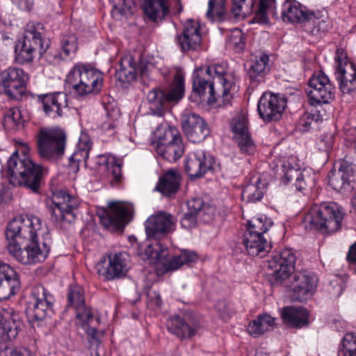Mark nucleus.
<instances>
[{"label":"nucleus","instance_id":"1","mask_svg":"<svg viewBox=\"0 0 356 356\" xmlns=\"http://www.w3.org/2000/svg\"><path fill=\"white\" fill-rule=\"evenodd\" d=\"M5 235L9 254L23 265L42 262L49 253V233L37 216L15 217L8 223Z\"/></svg>","mask_w":356,"mask_h":356},{"label":"nucleus","instance_id":"2","mask_svg":"<svg viewBox=\"0 0 356 356\" xmlns=\"http://www.w3.org/2000/svg\"><path fill=\"white\" fill-rule=\"evenodd\" d=\"M237 91L236 78L227 64L200 67L193 72V92L201 98L207 97L209 105H229Z\"/></svg>","mask_w":356,"mask_h":356},{"label":"nucleus","instance_id":"3","mask_svg":"<svg viewBox=\"0 0 356 356\" xmlns=\"http://www.w3.org/2000/svg\"><path fill=\"white\" fill-rule=\"evenodd\" d=\"M296 252L285 248L273 255L268 261V267L273 270L276 282L289 287L293 291V298L302 302L311 298L316 291L318 277L309 270H294Z\"/></svg>","mask_w":356,"mask_h":356},{"label":"nucleus","instance_id":"4","mask_svg":"<svg viewBox=\"0 0 356 356\" xmlns=\"http://www.w3.org/2000/svg\"><path fill=\"white\" fill-rule=\"evenodd\" d=\"M8 177L14 186H23L38 194L44 184L48 168L34 163L26 154L15 152L7 162Z\"/></svg>","mask_w":356,"mask_h":356},{"label":"nucleus","instance_id":"5","mask_svg":"<svg viewBox=\"0 0 356 356\" xmlns=\"http://www.w3.org/2000/svg\"><path fill=\"white\" fill-rule=\"evenodd\" d=\"M128 241L133 245L136 243L138 246V254L141 256L143 259L149 260V263L161 262L160 270L162 273L176 270L182 266L188 265L197 259V254L188 250H181L179 254L165 259L169 254V250L166 246L161 245V243L156 242L154 245L148 244L143 249L137 243V238L135 236H129Z\"/></svg>","mask_w":356,"mask_h":356},{"label":"nucleus","instance_id":"6","mask_svg":"<svg viewBox=\"0 0 356 356\" xmlns=\"http://www.w3.org/2000/svg\"><path fill=\"white\" fill-rule=\"evenodd\" d=\"M273 225L272 220L264 215L248 220L242 243L249 255L263 257L269 252L271 245L264 235Z\"/></svg>","mask_w":356,"mask_h":356},{"label":"nucleus","instance_id":"7","mask_svg":"<svg viewBox=\"0 0 356 356\" xmlns=\"http://www.w3.org/2000/svg\"><path fill=\"white\" fill-rule=\"evenodd\" d=\"M66 82L75 95L86 97L100 90L102 76L99 71L88 65L78 64L67 74Z\"/></svg>","mask_w":356,"mask_h":356},{"label":"nucleus","instance_id":"8","mask_svg":"<svg viewBox=\"0 0 356 356\" xmlns=\"http://www.w3.org/2000/svg\"><path fill=\"white\" fill-rule=\"evenodd\" d=\"M307 218L316 229L331 234L341 227L343 212L341 206L335 202H323L314 206Z\"/></svg>","mask_w":356,"mask_h":356},{"label":"nucleus","instance_id":"9","mask_svg":"<svg viewBox=\"0 0 356 356\" xmlns=\"http://www.w3.org/2000/svg\"><path fill=\"white\" fill-rule=\"evenodd\" d=\"M66 134L60 129H41L37 134V150L44 160L54 161L61 158L65 149Z\"/></svg>","mask_w":356,"mask_h":356},{"label":"nucleus","instance_id":"10","mask_svg":"<svg viewBox=\"0 0 356 356\" xmlns=\"http://www.w3.org/2000/svg\"><path fill=\"white\" fill-rule=\"evenodd\" d=\"M55 300L42 285L38 284L31 289L30 300L28 302L26 312L29 317L40 321L54 314Z\"/></svg>","mask_w":356,"mask_h":356},{"label":"nucleus","instance_id":"11","mask_svg":"<svg viewBox=\"0 0 356 356\" xmlns=\"http://www.w3.org/2000/svg\"><path fill=\"white\" fill-rule=\"evenodd\" d=\"M1 89L9 99H18L25 92L29 75L21 68L9 67L0 74Z\"/></svg>","mask_w":356,"mask_h":356},{"label":"nucleus","instance_id":"12","mask_svg":"<svg viewBox=\"0 0 356 356\" xmlns=\"http://www.w3.org/2000/svg\"><path fill=\"white\" fill-rule=\"evenodd\" d=\"M334 86L324 72H316L309 79L306 89L309 104L316 106L329 103L334 97Z\"/></svg>","mask_w":356,"mask_h":356},{"label":"nucleus","instance_id":"13","mask_svg":"<svg viewBox=\"0 0 356 356\" xmlns=\"http://www.w3.org/2000/svg\"><path fill=\"white\" fill-rule=\"evenodd\" d=\"M286 106L283 95L265 92L260 97L257 110L260 118L265 122L279 120Z\"/></svg>","mask_w":356,"mask_h":356},{"label":"nucleus","instance_id":"14","mask_svg":"<svg viewBox=\"0 0 356 356\" xmlns=\"http://www.w3.org/2000/svg\"><path fill=\"white\" fill-rule=\"evenodd\" d=\"M181 124L184 134L192 143H200L210 134L207 122L197 113L190 111L182 113Z\"/></svg>","mask_w":356,"mask_h":356},{"label":"nucleus","instance_id":"15","mask_svg":"<svg viewBox=\"0 0 356 356\" xmlns=\"http://www.w3.org/2000/svg\"><path fill=\"white\" fill-rule=\"evenodd\" d=\"M51 203L54 204L51 214L55 216L57 220L69 223L74 221L79 207V201L76 197L70 195L65 191H60L54 193Z\"/></svg>","mask_w":356,"mask_h":356},{"label":"nucleus","instance_id":"16","mask_svg":"<svg viewBox=\"0 0 356 356\" xmlns=\"http://www.w3.org/2000/svg\"><path fill=\"white\" fill-rule=\"evenodd\" d=\"M201 326L200 319L192 312H186L182 317L175 316L168 323V330L180 339H191Z\"/></svg>","mask_w":356,"mask_h":356},{"label":"nucleus","instance_id":"17","mask_svg":"<svg viewBox=\"0 0 356 356\" xmlns=\"http://www.w3.org/2000/svg\"><path fill=\"white\" fill-rule=\"evenodd\" d=\"M214 158L202 149L188 154L185 161V170L191 178H199L214 168Z\"/></svg>","mask_w":356,"mask_h":356},{"label":"nucleus","instance_id":"18","mask_svg":"<svg viewBox=\"0 0 356 356\" xmlns=\"http://www.w3.org/2000/svg\"><path fill=\"white\" fill-rule=\"evenodd\" d=\"M175 42L182 52L200 49L202 37L199 24L191 19H188L184 25L181 33L176 35Z\"/></svg>","mask_w":356,"mask_h":356},{"label":"nucleus","instance_id":"19","mask_svg":"<svg viewBox=\"0 0 356 356\" xmlns=\"http://www.w3.org/2000/svg\"><path fill=\"white\" fill-rule=\"evenodd\" d=\"M145 226L147 238L159 239L173 231V217L170 213L159 212L150 216Z\"/></svg>","mask_w":356,"mask_h":356},{"label":"nucleus","instance_id":"20","mask_svg":"<svg viewBox=\"0 0 356 356\" xmlns=\"http://www.w3.org/2000/svg\"><path fill=\"white\" fill-rule=\"evenodd\" d=\"M335 78L338 81L339 90L343 101H352L356 94V65H345L335 70Z\"/></svg>","mask_w":356,"mask_h":356},{"label":"nucleus","instance_id":"21","mask_svg":"<svg viewBox=\"0 0 356 356\" xmlns=\"http://www.w3.org/2000/svg\"><path fill=\"white\" fill-rule=\"evenodd\" d=\"M282 180L284 184L293 183L296 189L303 191L314 186V177L309 170H301L293 167L289 162H284L282 165Z\"/></svg>","mask_w":356,"mask_h":356},{"label":"nucleus","instance_id":"22","mask_svg":"<svg viewBox=\"0 0 356 356\" xmlns=\"http://www.w3.org/2000/svg\"><path fill=\"white\" fill-rule=\"evenodd\" d=\"M46 115L55 118L63 115V110L68 106L67 95L63 92L42 94L38 96Z\"/></svg>","mask_w":356,"mask_h":356},{"label":"nucleus","instance_id":"23","mask_svg":"<svg viewBox=\"0 0 356 356\" xmlns=\"http://www.w3.org/2000/svg\"><path fill=\"white\" fill-rule=\"evenodd\" d=\"M21 286L19 275L9 264L0 261V298L15 295Z\"/></svg>","mask_w":356,"mask_h":356},{"label":"nucleus","instance_id":"24","mask_svg":"<svg viewBox=\"0 0 356 356\" xmlns=\"http://www.w3.org/2000/svg\"><path fill=\"white\" fill-rule=\"evenodd\" d=\"M67 306H72L76 309V318L78 320L83 321L82 324L84 327L92 320V315L90 309L87 308L85 305L84 290L79 285H73L70 286L67 292Z\"/></svg>","mask_w":356,"mask_h":356},{"label":"nucleus","instance_id":"25","mask_svg":"<svg viewBox=\"0 0 356 356\" xmlns=\"http://www.w3.org/2000/svg\"><path fill=\"white\" fill-rule=\"evenodd\" d=\"M136 64L129 55L122 56L119 61V68L116 70L115 85L117 87L128 88L136 79Z\"/></svg>","mask_w":356,"mask_h":356},{"label":"nucleus","instance_id":"26","mask_svg":"<svg viewBox=\"0 0 356 356\" xmlns=\"http://www.w3.org/2000/svg\"><path fill=\"white\" fill-rule=\"evenodd\" d=\"M310 13L299 2L287 0L282 4L281 17L284 22H303L305 25Z\"/></svg>","mask_w":356,"mask_h":356},{"label":"nucleus","instance_id":"27","mask_svg":"<svg viewBox=\"0 0 356 356\" xmlns=\"http://www.w3.org/2000/svg\"><path fill=\"white\" fill-rule=\"evenodd\" d=\"M113 232L122 234L131 220V208L124 202L113 200Z\"/></svg>","mask_w":356,"mask_h":356},{"label":"nucleus","instance_id":"28","mask_svg":"<svg viewBox=\"0 0 356 356\" xmlns=\"http://www.w3.org/2000/svg\"><path fill=\"white\" fill-rule=\"evenodd\" d=\"M270 58L268 54H262L256 56L250 62L248 75L251 83L258 84L264 82L266 74L270 72Z\"/></svg>","mask_w":356,"mask_h":356},{"label":"nucleus","instance_id":"29","mask_svg":"<svg viewBox=\"0 0 356 356\" xmlns=\"http://www.w3.org/2000/svg\"><path fill=\"white\" fill-rule=\"evenodd\" d=\"M181 181V174L176 169L167 170L160 178L155 189L166 196L177 192Z\"/></svg>","mask_w":356,"mask_h":356},{"label":"nucleus","instance_id":"30","mask_svg":"<svg viewBox=\"0 0 356 356\" xmlns=\"http://www.w3.org/2000/svg\"><path fill=\"white\" fill-rule=\"evenodd\" d=\"M19 315L12 308L0 310V330L10 338H15L20 330Z\"/></svg>","mask_w":356,"mask_h":356},{"label":"nucleus","instance_id":"31","mask_svg":"<svg viewBox=\"0 0 356 356\" xmlns=\"http://www.w3.org/2000/svg\"><path fill=\"white\" fill-rule=\"evenodd\" d=\"M308 312L306 309L286 307L282 311V318L291 327H301L308 324Z\"/></svg>","mask_w":356,"mask_h":356},{"label":"nucleus","instance_id":"32","mask_svg":"<svg viewBox=\"0 0 356 356\" xmlns=\"http://www.w3.org/2000/svg\"><path fill=\"white\" fill-rule=\"evenodd\" d=\"M143 10L151 21L162 20L169 13L168 0H144Z\"/></svg>","mask_w":356,"mask_h":356},{"label":"nucleus","instance_id":"33","mask_svg":"<svg viewBox=\"0 0 356 356\" xmlns=\"http://www.w3.org/2000/svg\"><path fill=\"white\" fill-rule=\"evenodd\" d=\"M22 40L40 56L49 48V41L42 37V33L35 29L26 31Z\"/></svg>","mask_w":356,"mask_h":356},{"label":"nucleus","instance_id":"34","mask_svg":"<svg viewBox=\"0 0 356 356\" xmlns=\"http://www.w3.org/2000/svg\"><path fill=\"white\" fill-rule=\"evenodd\" d=\"M154 141L152 145L155 149L181 138L179 131L166 124H160L154 133Z\"/></svg>","mask_w":356,"mask_h":356},{"label":"nucleus","instance_id":"35","mask_svg":"<svg viewBox=\"0 0 356 356\" xmlns=\"http://www.w3.org/2000/svg\"><path fill=\"white\" fill-rule=\"evenodd\" d=\"M275 318L268 314H264L249 323L248 331L254 337H258L273 329Z\"/></svg>","mask_w":356,"mask_h":356},{"label":"nucleus","instance_id":"36","mask_svg":"<svg viewBox=\"0 0 356 356\" xmlns=\"http://www.w3.org/2000/svg\"><path fill=\"white\" fill-rule=\"evenodd\" d=\"M92 145V143L89 136L86 133H81L76 145V149L70 157V162L71 163L83 162L86 165Z\"/></svg>","mask_w":356,"mask_h":356},{"label":"nucleus","instance_id":"37","mask_svg":"<svg viewBox=\"0 0 356 356\" xmlns=\"http://www.w3.org/2000/svg\"><path fill=\"white\" fill-rule=\"evenodd\" d=\"M157 154L170 162L179 159L184 154V148L181 137L163 146L157 147Z\"/></svg>","mask_w":356,"mask_h":356},{"label":"nucleus","instance_id":"38","mask_svg":"<svg viewBox=\"0 0 356 356\" xmlns=\"http://www.w3.org/2000/svg\"><path fill=\"white\" fill-rule=\"evenodd\" d=\"M206 16L211 22H221L227 19L225 0H209Z\"/></svg>","mask_w":356,"mask_h":356},{"label":"nucleus","instance_id":"39","mask_svg":"<svg viewBox=\"0 0 356 356\" xmlns=\"http://www.w3.org/2000/svg\"><path fill=\"white\" fill-rule=\"evenodd\" d=\"M275 0H259V6L256 12L254 19L259 24H268L269 16L277 19L275 11Z\"/></svg>","mask_w":356,"mask_h":356},{"label":"nucleus","instance_id":"40","mask_svg":"<svg viewBox=\"0 0 356 356\" xmlns=\"http://www.w3.org/2000/svg\"><path fill=\"white\" fill-rule=\"evenodd\" d=\"M184 90V76L181 73L177 72L169 89L165 91L167 103L180 100L183 97Z\"/></svg>","mask_w":356,"mask_h":356},{"label":"nucleus","instance_id":"41","mask_svg":"<svg viewBox=\"0 0 356 356\" xmlns=\"http://www.w3.org/2000/svg\"><path fill=\"white\" fill-rule=\"evenodd\" d=\"M129 268V255L126 252L115 254L113 258V279L126 275Z\"/></svg>","mask_w":356,"mask_h":356},{"label":"nucleus","instance_id":"42","mask_svg":"<svg viewBox=\"0 0 356 356\" xmlns=\"http://www.w3.org/2000/svg\"><path fill=\"white\" fill-rule=\"evenodd\" d=\"M307 32L312 35H320L328 31L330 28L329 24L324 19L316 17L314 14L311 12L309 17L304 25Z\"/></svg>","mask_w":356,"mask_h":356},{"label":"nucleus","instance_id":"43","mask_svg":"<svg viewBox=\"0 0 356 356\" xmlns=\"http://www.w3.org/2000/svg\"><path fill=\"white\" fill-rule=\"evenodd\" d=\"M260 179L256 184L247 185L242 191V198L248 202H256L261 200L264 193V184L260 186Z\"/></svg>","mask_w":356,"mask_h":356},{"label":"nucleus","instance_id":"44","mask_svg":"<svg viewBox=\"0 0 356 356\" xmlns=\"http://www.w3.org/2000/svg\"><path fill=\"white\" fill-rule=\"evenodd\" d=\"M320 120H322L319 111L312 109L311 112H306L302 115L298 122V126L300 131H307L316 126Z\"/></svg>","mask_w":356,"mask_h":356},{"label":"nucleus","instance_id":"45","mask_svg":"<svg viewBox=\"0 0 356 356\" xmlns=\"http://www.w3.org/2000/svg\"><path fill=\"white\" fill-rule=\"evenodd\" d=\"M15 60L19 64L30 63L36 55L22 40L15 46Z\"/></svg>","mask_w":356,"mask_h":356},{"label":"nucleus","instance_id":"46","mask_svg":"<svg viewBox=\"0 0 356 356\" xmlns=\"http://www.w3.org/2000/svg\"><path fill=\"white\" fill-rule=\"evenodd\" d=\"M60 45L64 57L74 55L78 48L77 38L74 34L68 33L62 35Z\"/></svg>","mask_w":356,"mask_h":356},{"label":"nucleus","instance_id":"47","mask_svg":"<svg viewBox=\"0 0 356 356\" xmlns=\"http://www.w3.org/2000/svg\"><path fill=\"white\" fill-rule=\"evenodd\" d=\"M111 254L104 255L96 265L97 272L104 281L111 280Z\"/></svg>","mask_w":356,"mask_h":356},{"label":"nucleus","instance_id":"48","mask_svg":"<svg viewBox=\"0 0 356 356\" xmlns=\"http://www.w3.org/2000/svg\"><path fill=\"white\" fill-rule=\"evenodd\" d=\"M257 0H232V12L235 17L245 15L252 12Z\"/></svg>","mask_w":356,"mask_h":356},{"label":"nucleus","instance_id":"49","mask_svg":"<svg viewBox=\"0 0 356 356\" xmlns=\"http://www.w3.org/2000/svg\"><path fill=\"white\" fill-rule=\"evenodd\" d=\"M3 125L8 129H13L22 123L20 111L16 108H11L6 111L4 115Z\"/></svg>","mask_w":356,"mask_h":356},{"label":"nucleus","instance_id":"50","mask_svg":"<svg viewBox=\"0 0 356 356\" xmlns=\"http://www.w3.org/2000/svg\"><path fill=\"white\" fill-rule=\"evenodd\" d=\"M227 44L236 52L241 51L245 47L242 31L238 29H234L227 38Z\"/></svg>","mask_w":356,"mask_h":356},{"label":"nucleus","instance_id":"51","mask_svg":"<svg viewBox=\"0 0 356 356\" xmlns=\"http://www.w3.org/2000/svg\"><path fill=\"white\" fill-rule=\"evenodd\" d=\"M235 143L237 144L241 152L246 154H252L255 151V145L249 134L236 135L234 137Z\"/></svg>","mask_w":356,"mask_h":356},{"label":"nucleus","instance_id":"52","mask_svg":"<svg viewBox=\"0 0 356 356\" xmlns=\"http://www.w3.org/2000/svg\"><path fill=\"white\" fill-rule=\"evenodd\" d=\"M342 348L340 349L343 356H356V335L347 333L342 339Z\"/></svg>","mask_w":356,"mask_h":356},{"label":"nucleus","instance_id":"53","mask_svg":"<svg viewBox=\"0 0 356 356\" xmlns=\"http://www.w3.org/2000/svg\"><path fill=\"white\" fill-rule=\"evenodd\" d=\"M147 99L149 104L157 108L162 107L167 103L165 91L158 87H154L147 92Z\"/></svg>","mask_w":356,"mask_h":356},{"label":"nucleus","instance_id":"54","mask_svg":"<svg viewBox=\"0 0 356 356\" xmlns=\"http://www.w3.org/2000/svg\"><path fill=\"white\" fill-rule=\"evenodd\" d=\"M99 223L107 230L111 227V201L107 202V207H98L96 210Z\"/></svg>","mask_w":356,"mask_h":356},{"label":"nucleus","instance_id":"55","mask_svg":"<svg viewBox=\"0 0 356 356\" xmlns=\"http://www.w3.org/2000/svg\"><path fill=\"white\" fill-rule=\"evenodd\" d=\"M350 182L356 174V165L349 159L345 158L339 161V166L337 170Z\"/></svg>","mask_w":356,"mask_h":356},{"label":"nucleus","instance_id":"56","mask_svg":"<svg viewBox=\"0 0 356 356\" xmlns=\"http://www.w3.org/2000/svg\"><path fill=\"white\" fill-rule=\"evenodd\" d=\"M338 171H331L329 175V184L331 187L337 191H341L349 186V181L343 177Z\"/></svg>","mask_w":356,"mask_h":356},{"label":"nucleus","instance_id":"57","mask_svg":"<svg viewBox=\"0 0 356 356\" xmlns=\"http://www.w3.org/2000/svg\"><path fill=\"white\" fill-rule=\"evenodd\" d=\"M93 320H94V318L92 317V320L90 321L87 324L85 323L84 327H83V325H82V324L83 323V321L78 320V322L76 323V324L78 325L81 326V327L83 330H85V331L87 334V339L90 343V346L91 347L95 346V348H97V346H99V344L100 343L99 334V333H97L96 329L90 326V325L92 323Z\"/></svg>","mask_w":356,"mask_h":356},{"label":"nucleus","instance_id":"58","mask_svg":"<svg viewBox=\"0 0 356 356\" xmlns=\"http://www.w3.org/2000/svg\"><path fill=\"white\" fill-rule=\"evenodd\" d=\"M231 126L232 130L234 133V137H236V135L249 134L248 119L243 115L233 120Z\"/></svg>","mask_w":356,"mask_h":356},{"label":"nucleus","instance_id":"59","mask_svg":"<svg viewBox=\"0 0 356 356\" xmlns=\"http://www.w3.org/2000/svg\"><path fill=\"white\" fill-rule=\"evenodd\" d=\"M346 288V283L342 277H336L330 282L329 293L334 297H339Z\"/></svg>","mask_w":356,"mask_h":356},{"label":"nucleus","instance_id":"60","mask_svg":"<svg viewBox=\"0 0 356 356\" xmlns=\"http://www.w3.org/2000/svg\"><path fill=\"white\" fill-rule=\"evenodd\" d=\"M113 11L115 10L122 15L131 13L132 8L135 6L134 2L131 0H113Z\"/></svg>","mask_w":356,"mask_h":356},{"label":"nucleus","instance_id":"61","mask_svg":"<svg viewBox=\"0 0 356 356\" xmlns=\"http://www.w3.org/2000/svg\"><path fill=\"white\" fill-rule=\"evenodd\" d=\"M334 136L331 134L322 135L317 141V147L320 151L327 152L333 146Z\"/></svg>","mask_w":356,"mask_h":356},{"label":"nucleus","instance_id":"62","mask_svg":"<svg viewBox=\"0 0 356 356\" xmlns=\"http://www.w3.org/2000/svg\"><path fill=\"white\" fill-rule=\"evenodd\" d=\"M205 204L206 203L200 197H193L187 202L188 211L197 215H200L202 213Z\"/></svg>","mask_w":356,"mask_h":356},{"label":"nucleus","instance_id":"63","mask_svg":"<svg viewBox=\"0 0 356 356\" xmlns=\"http://www.w3.org/2000/svg\"><path fill=\"white\" fill-rule=\"evenodd\" d=\"M162 300L156 291H149L147 293V305L152 309H160Z\"/></svg>","mask_w":356,"mask_h":356},{"label":"nucleus","instance_id":"64","mask_svg":"<svg viewBox=\"0 0 356 356\" xmlns=\"http://www.w3.org/2000/svg\"><path fill=\"white\" fill-rule=\"evenodd\" d=\"M197 215L188 211L181 219V225L183 228L190 229L196 226Z\"/></svg>","mask_w":356,"mask_h":356}]
</instances>
